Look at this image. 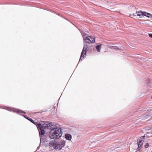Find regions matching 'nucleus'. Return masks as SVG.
<instances>
[{
    "label": "nucleus",
    "mask_w": 152,
    "mask_h": 152,
    "mask_svg": "<svg viewBox=\"0 0 152 152\" xmlns=\"http://www.w3.org/2000/svg\"><path fill=\"white\" fill-rule=\"evenodd\" d=\"M49 137L51 139H59L62 135V132L61 128L57 126H50Z\"/></svg>",
    "instance_id": "1"
},
{
    "label": "nucleus",
    "mask_w": 152,
    "mask_h": 152,
    "mask_svg": "<svg viewBox=\"0 0 152 152\" xmlns=\"http://www.w3.org/2000/svg\"><path fill=\"white\" fill-rule=\"evenodd\" d=\"M84 40V46L82 52L81 53V56L79 62L80 61H82V57L84 58V56L86 54V50L88 47V45H87L88 43H94L95 42L94 38L91 37L87 36V37L83 38Z\"/></svg>",
    "instance_id": "2"
},
{
    "label": "nucleus",
    "mask_w": 152,
    "mask_h": 152,
    "mask_svg": "<svg viewBox=\"0 0 152 152\" xmlns=\"http://www.w3.org/2000/svg\"><path fill=\"white\" fill-rule=\"evenodd\" d=\"M66 141L64 140H61L58 142L52 140L50 142L49 145L52 148L54 149H61L65 146Z\"/></svg>",
    "instance_id": "3"
},
{
    "label": "nucleus",
    "mask_w": 152,
    "mask_h": 152,
    "mask_svg": "<svg viewBox=\"0 0 152 152\" xmlns=\"http://www.w3.org/2000/svg\"><path fill=\"white\" fill-rule=\"evenodd\" d=\"M145 137L149 138L152 137V134L148 132L145 134V136L142 137L137 140V143L138 147L137 149V151H140V149L142 148L143 143L145 140Z\"/></svg>",
    "instance_id": "4"
},
{
    "label": "nucleus",
    "mask_w": 152,
    "mask_h": 152,
    "mask_svg": "<svg viewBox=\"0 0 152 152\" xmlns=\"http://www.w3.org/2000/svg\"><path fill=\"white\" fill-rule=\"evenodd\" d=\"M132 15L134 16H139L140 18H142L143 16L147 17L148 18H152V15L151 14L141 11L137 12L135 13H133Z\"/></svg>",
    "instance_id": "5"
},
{
    "label": "nucleus",
    "mask_w": 152,
    "mask_h": 152,
    "mask_svg": "<svg viewBox=\"0 0 152 152\" xmlns=\"http://www.w3.org/2000/svg\"><path fill=\"white\" fill-rule=\"evenodd\" d=\"M37 129L39 132L40 139L41 140L42 136L45 133L44 129L43 128H40V127H39V128H37Z\"/></svg>",
    "instance_id": "6"
},
{
    "label": "nucleus",
    "mask_w": 152,
    "mask_h": 152,
    "mask_svg": "<svg viewBox=\"0 0 152 152\" xmlns=\"http://www.w3.org/2000/svg\"><path fill=\"white\" fill-rule=\"evenodd\" d=\"M45 123L46 122L44 121L41 122L36 121V126H37V128H39V127H40V128H43L44 125H45Z\"/></svg>",
    "instance_id": "7"
},
{
    "label": "nucleus",
    "mask_w": 152,
    "mask_h": 152,
    "mask_svg": "<svg viewBox=\"0 0 152 152\" xmlns=\"http://www.w3.org/2000/svg\"><path fill=\"white\" fill-rule=\"evenodd\" d=\"M151 116H152V110H150L147 114L144 115L143 116L145 119H148Z\"/></svg>",
    "instance_id": "8"
},
{
    "label": "nucleus",
    "mask_w": 152,
    "mask_h": 152,
    "mask_svg": "<svg viewBox=\"0 0 152 152\" xmlns=\"http://www.w3.org/2000/svg\"><path fill=\"white\" fill-rule=\"evenodd\" d=\"M53 126L51 125V123H49L48 122H46L45 124L44 125L43 128L44 129H48L49 127H50V128L51 126Z\"/></svg>",
    "instance_id": "9"
},
{
    "label": "nucleus",
    "mask_w": 152,
    "mask_h": 152,
    "mask_svg": "<svg viewBox=\"0 0 152 152\" xmlns=\"http://www.w3.org/2000/svg\"><path fill=\"white\" fill-rule=\"evenodd\" d=\"M13 111L14 112H17V113H20L21 112L22 113H26L25 112L21 110H19L18 109H12V108L10 107V111Z\"/></svg>",
    "instance_id": "10"
},
{
    "label": "nucleus",
    "mask_w": 152,
    "mask_h": 152,
    "mask_svg": "<svg viewBox=\"0 0 152 152\" xmlns=\"http://www.w3.org/2000/svg\"><path fill=\"white\" fill-rule=\"evenodd\" d=\"M72 135L69 134H66L65 135V138L67 140H71L72 139Z\"/></svg>",
    "instance_id": "11"
},
{
    "label": "nucleus",
    "mask_w": 152,
    "mask_h": 152,
    "mask_svg": "<svg viewBox=\"0 0 152 152\" xmlns=\"http://www.w3.org/2000/svg\"><path fill=\"white\" fill-rule=\"evenodd\" d=\"M110 47L111 49H113L116 50H118L119 49L118 47L117 46H110Z\"/></svg>",
    "instance_id": "12"
},
{
    "label": "nucleus",
    "mask_w": 152,
    "mask_h": 152,
    "mask_svg": "<svg viewBox=\"0 0 152 152\" xmlns=\"http://www.w3.org/2000/svg\"><path fill=\"white\" fill-rule=\"evenodd\" d=\"M102 44L96 46V48L97 51L99 52H100V50L101 48V46Z\"/></svg>",
    "instance_id": "13"
},
{
    "label": "nucleus",
    "mask_w": 152,
    "mask_h": 152,
    "mask_svg": "<svg viewBox=\"0 0 152 152\" xmlns=\"http://www.w3.org/2000/svg\"><path fill=\"white\" fill-rule=\"evenodd\" d=\"M27 119L30 121L31 122L33 123L34 124H35L36 125V122H34L32 119L29 118H26Z\"/></svg>",
    "instance_id": "14"
},
{
    "label": "nucleus",
    "mask_w": 152,
    "mask_h": 152,
    "mask_svg": "<svg viewBox=\"0 0 152 152\" xmlns=\"http://www.w3.org/2000/svg\"><path fill=\"white\" fill-rule=\"evenodd\" d=\"M1 108L5 109L8 111H10V107H0Z\"/></svg>",
    "instance_id": "15"
},
{
    "label": "nucleus",
    "mask_w": 152,
    "mask_h": 152,
    "mask_svg": "<svg viewBox=\"0 0 152 152\" xmlns=\"http://www.w3.org/2000/svg\"><path fill=\"white\" fill-rule=\"evenodd\" d=\"M81 34H82V35L83 38L85 36H86L87 37V34L84 32H82L81 33Z\"/></svg>",
    "instance_id": "16"
},
{
    "label": "nucleus",
    "mask_w": 152,
    "mask_h": 152,
    "mask_svg": "<svg viewBox=\"0 0 152 152\" xmlns=\"http://www.w3.org/2000/svg\"><path fill=\"white\" fill-rule=\"evenodd\" d=\"M149 146V144L148 143H146L145 145V148H147Z\"/></svg>",
    "instance_id": "17"
},
{
    "label": "nucleus",
    "mask_w": 152,
    "mask_h": 152,
    "mask_svg": "<svg viewBox=\"0 0 152 152\" xmlns=\"http://www.w3.org/2000/svg\"><path fill=\"white\" fill-rule=\"evenodd\" d=\"M149 36L151 38H152V34H149Z\"/></svg>",
    "instance_id": "18"
},
{
    "label": "nucleus",
    "mask_w": 152,
    "mask_h": 152,
    "mask_svg": "<svg viewBox=\"0 0 152 152\" xmlns=\"http://www.w3.org/2000/svg\"><path fill=\"white\" fill-rule=\"evenodd\" d=\"M23 116H24V117L25 118H26H26H28V117H27L26 116V115H23Z\"/></svg>",
    "instance_id": "19"
},
{
    "label": "nucleus",
    "mask_w": 152,
    "mask_h": 152,
    "mask_svg": "<svg viewBox=\"0 0 152 152\" xmlns=\"http://www.w3.org/2000/svg\"><path fill=\"white\" fill-rule=\"evenodd\" d=\"M90 39L91 40H92V39H91V38Z\"/></svg>",
    "instance_id": "20"
},
{
    "label": "nucleus",
    "mask_w": 152,
    "mask_h": 152,
    "mask_svg": "<svg viewBox=\"0 0 152 152\" xmlns=\"http://www.w3.org/2000/svg\"><path fill=\"white\" fill-rule=\"evenodd\" d=\"M151 98L152 99V96H151Z\"/></svg>",
    "instance_id": "21"
}]
</instances>
